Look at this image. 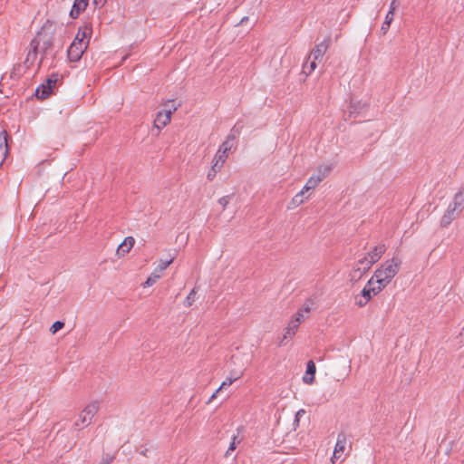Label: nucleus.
<instances>
[{"mask_svg": "<svg viewBox=\"0 0 464 464\" xmlns=\"http://www.w3.org/2000/svg\"><path fill=\"white\" fill-rule=\"evenodd\" d=\"M54 34V25L51 22H46L37 35L31 42V47L34 53L38 51L46 53L53 47Z\"/></svg>", "mask_w": 464, "mask_h": 464, "instance_id": "f03ea898", "label": "nucleus"}, {"mask_svg": "<svg viewBox=\"0 0 464 464\" xmlns=\"http://www.w3.org/2000/svg\"><path fill=\"white\" fill-rule=\"evenodd\" d=\"M216 174H217V173H214V171H213V170H212V169H211L209 170V172L208 173V179L209 180H212V179L215 178Z\"/></svg>", "mask_w": 464, "mask_h": 464, "instance_id": "c756f323", "label": "nucleus"}, {"mask_svg": "<svg viewBox=\"0 0 464 464\" xmlns=\"http://www.w3.org/2000/svg\"><path fill=\"white\" fill-rule=\"evenodd\" d=\"M233 140L234 137L228 136L227 137L226 140L219 146L213 159L212 170L214 173H218L224 166V163L228 158L229 152L234 146Z\"/></svg>", "mask_w": 464, "mask_h": 464, "instance_id": "0eeeda50", "label": "nucleus"}, {"mask_svg": "<svg viewBox=\"0 0 464 464\" xmlns=\"http://www.w3.org/2000/svg\"><path fill=\"white\" fill-rule=\"evenodd\" d=\"M85 1L88 3L89 0H85Z\"/></svg>", "mask_w": 464, "mask_h": 464, "instance_id": "72a5a7b5", "label": "nucleus"}, {"mask_svg": "<svg viewBox=\"0 0 464 464\" xmlns=\"http://www.w3.org/2000/svg\"><path fill=\"white\" fill-rule=\"evenodd\" d=\"M135 244V239L133 237H127L123 239V241L120 244L116 250V255L119 257L125 256L133 247Z\"/></svg>", "mask_w": 464, "mask_h": 464, "instance_id": "4468645a", "label": "nucleus"}, {"mask_svg": "<svg viewBox=\"0 0 464 464\" xmlns=\"http://www.w3.org/2000/svg\"><path fill=\"white\" fill-rule=\"evenodd\" d=\"M175 260V256H171L169 259H160L152 273L148 276L147 280L142 284L143 287L153 285L161 276L164 270L170 266Z\"/></svg>", "mask_w": 464, "mask_h": 464, "instance_id": "1a4fd4ad", "label": "nucleus"}, {"mask_svg": "<svg viewBox=\"0 0 464 464\" xmlns=\"http://www.w3.org/2000/svg\"><path fill=\"white\" fill-rule=\"evenodd\" d=\"M397 8L396 1L392 0L390 4V10L385 16V20L381 26V32L382 34H386L390 29V25L393 21L395 10Z\"/></svg>", "mask_w": 464, "mask_h": 464, "instance_id": "2eb2a0df", "label": "nucleus"}, {"mask_svg": "<svg viewBox=\"0 0 464 464\" xmlns=\"http://www.w3.org/2000/svg\"><path fill=\"white\" fill-rule=\"evenodd\" d=\"M386 251L384 244L375 246L362 258L357 262V269L363 274L367 272L373 264L378 262Z\"/></svg>", "mask_w": 464, "mask_h": 464, "instance_id": "20e7f679", "label": "nucleus"}, {"mask_svg": "<svg viewBox=\"0 0 464 464\" xmlns=\"http://www.w3.org/2000/svg\"><path fill=\"white\" fill-rule=\"evenodd\" d=\"M89 30L87 28L79 29L73 42L89 44Z\"/></svg>", "mask_w": 464, "mask_h": 464, "instance_id": "4be33fe9", "label": "nucleus"}, {"mask_svg": "<svg viewBox=\"0 0 464 464\" xmlns=\"http://www.w3.org/2000/svg\"><path fill=\"white\" fill-rule=\"evenodd\" d=\"M458 217L452 210L447 208L441 217L440 226L443 227H448Z\"/></svg>", "mask_w": 464, "mask_h": 464, "instance_id": "412c9836", "label": "nucleus"}, {"mask_svg": "<svg viewBox=\"0 0 464 464\" xmlns=\"http://www.w3.org/2000/svg\"><path fill=\"white\" fill-rule=\"evenodd\" d=\"M316 63H317V61H314V59H312L310 65H309L308 74H310L312 72H314L315 70V68L317 67Z\"/></svg>", "mask_w": 464, "mask_h": 464, "instance_id": "cd10ccee", "label": "nucleus"}, {"mask_svg": "<svg viewBox=\"0 0 464 464\" xmlns=\"http://www.w3.org/2000/svg\"><path fill=\"white\" fill-rule=\"evenodd\" d=\"M64 326V323L62 321H56L54 322L52 326L50 327V332L54 334L61 329H63Z\"/></svg>", "mask_w": 464, "mask_h": 464, "instance_id": "a878e982", "label": "nucleus"}, {"mask_svg": "<svg viewBox=\"0 0 464 464\" xmlns=\"http://www.w3.org/2000/svg\"><path fill=\"white\" fill-rule=\"evenodd\" d=\"M88 47V43L72 42L68 49V58L71 62H78Z\"/></svg>", "mask_w": 464, "mask_h": 464, "instance_id": "9d476101", "label": "nucleus"}, {"mask_svg": "<svg viewBox=\"0 0 464 464\" xmlns=\"http://www.w3.org/2000/svg\"><path fill=\"white\" fill-rule=\"evenodd\" d=\"M298 328L299 327L295 324H293L290 320L287 326L284 330L282 339L280 340V344H285V341L291 340L295 335Z\"/></svg>", "mask_w": 464, "mask_h": 464, "instance_id": "f3484780", "label": "nucleus"}, {"mask_svg": "<svg viewBox=\"0 0 464 464\" xmlns=\"http://www.w3.org/2000/svg\"><path fill=\"white\" fill-rule=\"evenodd\" d=\"M331 44V39L328 37L317 44L310 53L309 59H314V61H322L324 55L327 52Z\"/></svg>", "mask_w": 464, "mask_h": 464, "instance_id": "9b49d317", "label": "nucleus"}, {"mask_svg": "<svg viewBox=\"0 0 464 464\" xmlns=\"http://www.w3.org/2000/svg\"><path fill=\"white\" fill-rule=\"evenodd\" d=\"M459 336L462 341H464V326L461 328Z\"/></svg>", "mask_w": 464, "mask_h": 464, "instance_id": "473e14b6", "label": "nucleus"}, {"mask_svg": "<svg viewBox=\"0 0 464 464\" xmlns=\"http://www.w3.org/2000/svg\"><path fill=\"white\" fill-rule=\"evenodd\" d=\"M447 208L459 216L464 209V191L457 192Z\"/></svg>", "mask_w": 464, "mask_h": 464, "instance_id": "ddd939ff", "label": "nucleus"}, {"mask_svg": "<svg viewBox=\"0 0 464 464\" xmlns=\"http://www.w3.org/2000/svg\"><path fill=\"white\" fill-rule=\"evenodd\" d=\"M382 290L383 288L381 285L370 278L361 293L355 295L354 303L358 307H363Z\"/></svg>", "mask_w": 464, "mask_h": 464, "instance_id": "423d86ee", "label": "nucleus"}, {"mask_svg": "<svg viewBox=\"0 0 464 464\" xmlns=\"http://www.w3.org/2000/svg\"><path fill=\"white\" fill-rule=\"evenodd\" d=\"M311 312L309 306H303L296 311V313L291 318L293 324H295L298 327L304 321L306 315Z\"/></svg>", "mask_w": 464, "mask_h": 464, "instance_id": "a211bd4d", "label": "nucleus"}, {"mask_svg": "<svg viewBox=\"0 0 464 464\" xmlns=\"http://www.w3.org/2000/svg\"><path fill=\"white\" fill-rule=\"evenodd\" d=\"M239 443H240V440L237 439V436H234L232 438V440H231V442L229 444V447H228L227 450L226 451L225 456L228 457L230 455L231 451H234L237 449V447L238 446Z\"/></svg>", "mask_w": 464, "mask_h": 464, "instance_id": "b1692460", "label": "nucleus"}, {"mask_svg": "<svg viewBox=\"0 0 464 464\" xmlns=\"http://www.w3.org/2000/svg\"><path fill=\"white\" fill-rule=\"evenodd\" d=\"M239 377H236V378H231V377H228L222 383L221 385L217 389V392H219L221 390L223 389H226L227 387L230 386L236 380H237Z\"/></svg>", "mask_w": 464, "mask_h": 464, "instance_id": "393cba45", "label": "nucleus"}, {"mask_svg": "<svg viewBox=\"0 0 464 464\" xmlns=\"http://www.w3.org/2000/svg\"><path fill=\"white\" fill-rule=\"evenodd\" d=\"M227 198H222L219 199V203L225 208L227 205Z\"/></svg>", "mask_w": 464, "mask_h": 464, "instance_id": "7c9ffc66", "label": "nucleus"}, {"mask_svg": "<svg viewBox=\"0 0 464 464\" xmlns=\"http://www.w3.org/2000/svg\"><path fill=\"white\" fill-rule=\"evenodd\" d=\"M87 5L88 3L85 0H75L70 12V15L72 18L78 17V15L86 9Z\"/></svg>", "mask_w": 464, "mask_h": 464, "instance_id": "6ab92c4d", "label": "nucleus"}, {"mask_svg": "<svg viewBox=\"0 0 464 464\" xmlns=\"http://www.w3.org/2000/svg\"><path fill=\"white\" fill-rule=\"evenodd\" d=\"M55 84V81L48 80L46 85H42L36 90V96L40 99H45L52 91L53 85Z\"/></svg>", "mask_w": 464, "mask_h": 464, "instance_id": "aec40b11", "label": "nucleus"}, {"mask_svg": "<svg viewBox=\"0 0 464 464\" xmlns=\"http://www.w3.org/2000/svg\"><path fill=\"white\" fill-rule=\"evenodd\" d=\"M99 411V403L97 401H92L88 403L83 410L79 413L77 420L74 422V426L82 430L88 427L93 417Z\"/></svg>", "mask_w": 464, "mask_h": 464, "instance_id": "6e6552de", "label": "nucleus"}, {"mask_svg": "<svg viewBox=\"0 0 464 464\" xmlns=\"http://www.w3.org/2000/svg\"><path fill=\"white\" fill-rule=\"evenodd\" d=\"M316 372V366L314 361H308L306 364V372L303 376V382L306 384H313L314 382V375Z\"/></svg>", "mask_w": 464, "mask_h": 464, "instance_id": "dca6fc26", "label": "nucleus"}, {"mask_svg": "<svg viewBox=\"0 0 464 464\" xmlns=\"http://www.w3.org/2000/svg\"><path fill=\"white\" fill-rule=\"evenodd\" d=\"M401 265L400 257L392 256L381 264L371 278L384 289L399 273Z\"/></svg>", "mask_w": 464, "mask_h": 464, "instance_id": "f257e3e1", "label": "nucleus"}, {"mask_svg": "<svg viewBox=\"0 0 464 464\" xmlns=\"http://www.w3.org/2000/svg\"><path fill=\"white\" fill-rule=\"evenodd\" d=\"M197 291L195 288H193L190 293L187 295L185 298L184 304L187 307H190L196 299Z\"/></svg>", "mask_w": 464, "mask_h": 464, "instance_id": "5701e85b", "label": "nucleus"}, {"mask_svg": "<svg viewBox=\"0 0 464 464\" xmlns=\"http://www.w3.org/2000/svg\"><path fill=\"white\" fill-rule=\"evenodd\" d=\"M218 394V392H217V390H216L215 392L210 396L208 403H210L212 401H214L217 398Z\"/></svg>", "mask_w": 464, "mask_h": 464, "instance_id": "2f4dec72", "label": "nucleus"}, {"mask_svg": "<svg viewBox=\"0 0 464 464\" xmlns=\"http://www.w3.org/2000/svg\"><path fill=\"white\" fill-rule=\"evenodd\" d=\"M304 413H305L304 410H303V409L299 410L295 415L296 420H299V418L302 417L303 415H304Z\"/></svg>", "mask_w": 464, "mask_h": 464, "instance_id": "c85d7f7f", "label": "nucleus"}, {"mask_svg": "<svg viewBox=\"0 0 464 464\" xmlns=\"http://www.w3.org/2000/svg\"><path fill=\"white\" fill-rule=\"evenodd\" d=\"M329 172L330 168L326 167L323 175L311 176L303 188L292 198L288 208L293 209L304 204L310 197L308 192L314 190Z\"/></svg>", "mask_w": 464, "mask_h": 464, "instance_id": "7ed1b4c3", "label": "nucleus"}, {"mask_svg": "<svg viewBox=\"0 0 464 464\" xmlns=\"http://www.w3.org/2000/svg\"><path fill=\"white\" fill-rule=\"evenodd\" d=\"M178 110V105L174 100H169L163 103V108L158 111L154 120L153 128L160 131L171 121L172 114Z\"/></svg>", "mask_w": 464, "mask_h": 464, "instance_id": "39448f33", "label": "nucleus"}, {"mask_svg": "<svg viewBox=\"0 0 464 464\" xmlns=\"http://www.w3.org/2000/svg\"><path fill=\"white\" fill-rule=\"evenodd\" d=\"M3 146L7 147V132L5 130L0 132V149Z\"/></svg>", "mask_w": 464, "mask_h": 464, "instance_id": "bb28decb", "label": "nucleus"}, {"mask_svg": "<svg viewBox=\"0 0 464 464\" xmlns=\"http://www.w3.org/2000/svg\"><path fill=\"white\" fill-rule=\"evenodd\" d=\"M347 444V439L344 434H339L337 437V440L334 446V450L333 452V456L331 458V463L334 464L336 459H340L343 458Z\"/></svg>", "mask_w": 464, "mask_h": 464, "instance_id": "f8f14e48", "label": "nucleus"}]
</instances>
